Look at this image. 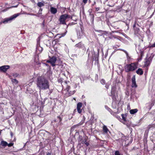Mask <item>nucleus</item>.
<instances>
[{
    "mask_svg": "<svg viewBox=\"0 0 155 155\" xmlns=\"http://www.w3.org/2000/svg\"><path fill=\"white\" fill-rule=\"evenodd\" d=\"M151 47H155V42L151 45Z\"/></svg>",
    "mask_w": 155,
    "mask_h": 155,
    "instance_id": "nucleus-32",
    "label": "nucleus"
},
{
    "mask_svg": "<svg viewBox=\"0 0 155 155\" xmlns=\"http://www.w3.org/2000/svg\"><path fill=\"white\" fill-rule=\"evenodd\" d=\"M122 117L123 120L124 121H125L126 120L125 117L123 115H122Z\"/></svg>",
    "mask_w": 155,
    "mask_h": 155,
    "instance_id": "nucleus-31",
    "label": "nucleus"
},
{
    "mask_svg": "<svg viewBox=\"0 0 155 155\" xmlns=\"http://www.w3.org/2000/svg\"><path fill=\"white\" fill-rule=\"evenodd\" d=\"M13 145V143H10L9 144H8L7 146H8L9 147H10L12 146Z\"/></svg>",
    "mask_w": 155,
    "mask_h": 155,
    "instance_id": "nucleus-29",
    "label": "nucleus"
},
{
    "mask_svg": "<svg viewBox=\"0 0 155 155\" xmlns=\"http://www.w3.org/2000/svg\"><path fill=\"white\" fill-rule=\"evenodd\" d=\"M9 65H4L0 67V71L5 72L9 68Z\"/></svg>",
    "mask_w": 155,
    "mask_h": 155,
    "instance_id": "nucleus-7",
    "label": "nucleus"
},
{
    "mask_svg": "<svg viewBox=\"0 0 155 155\" xmlns=\"http://www.w3.org/2000/svg\"><path fill=\"white\" fill-rule=\"evenodd\" d=\"M121 51H123L124 52L125 54H126V55L127 56H128V53H127V51H126L123 50V49H121L120 50Z\"/></svg>",
    "mask_w": 155,
    "mask_h": 155,
    "instance_id": "nucleus-25",
    "label": "nucleus"
},
{
    "mask_svg": "<svg viewBox=\"0 0 155 155\" xmlns=\"http://www.w3.org/2000/svg\"><path fill=\"white\" fill-rule=\"evenodd\" d=\"M73 94V93H71V94H71V95H72V94Z\"/></svg>",
    "mask_w": 155,
    "mask_h": 155,
    "instance_id": "nucleus-40",
    "label": "nucleus"
},
{
    "mask_svg": "<svg viewBox=\"0 0 155 155\" xmlns=\"http://www.w3.org/2000/svg\"><path fill=\"white\" fill-rule=\"evenodd\" d=\"M82 35V34L81 33V32L80 31L77 32V36L78 38H80Z\"/></svg>",
    "mask_w": 155,
    "mask_h": 155,
    "instance_id": "nucleus-20",
    "label": "nucleus"
},
{
    "mask_svg": "<svg viewBox=\"0 0 155 155\" xmlns=\"http://www.w3.org/2000/svg\"><path fill=\"white\" fill-rule=\"evenodd\" d=\"M40 10H41V12L42 11V9L40 8Z\"/></svg>",
    "mask_w": 155,
    "mask_h": 155,
    "instance_id": "nucleus-36",
    "label": "nucleus"
},
{
    "mask_svg": "<svg viewBox=\"0 0 155 155\" xmlns=\"http://www.w3.org/2000/svg\"><path fill=\"white\" fill-rule=\"evenodd\" d=\"M105 82V81L104 79H102L101 81V83L102 84H104Z\"/></svg>",
    "mask_w": 155,
    "mask_h": 155,
    "instance_id": "nucleus-28",
    "label": "nucleus"
},
{
    "mask_svg": "<svg viewBox=\"0 0 155 155\" xmlns=\"http://www.w3.org/2000/svg\"><path fill=\"white\" fill-rule=\"evenodd\" d=\"M75 46L80 48H84V45L82 44L81 42L76 44L75 45Z\"/></svg>",
    "mask_w": 155,
    "mask_h": 155,
    "instance_id": "nucleus-11",
    "label": "nucleus"
},
{
    "mask_svg": "<svg viewBox=\"0 0 155 155\" xmlns=\"http://www.w3.org/2000/svg\"><path fill=\"white\" fill-rule=\"evenodd\" d=\"M108 108V110L109 111H110V108Z\"/></svg>",
    "mask_w": 155,
    "mask_h": 155,
    "instance_id": "nucleus-39",
    "label": "nucleus"
},
{
    "mask_svg": "<svg viewBox=\"0 0 155 155\" xmlns=\"http://www.w3.org/2000/svg\"><path fill=\"white\" fill-rule=\"evenodd\" d=\"M132 87H137V85L136 84V82L135 81V75H134L133 76L132 78Z\"/></svg>",
    "mask_w": 155,
    "mask_h": 155,
    "instance_id": "nucleus-8",
    "label": "nucleus"
},
{
    "mask_svg": "<svg viewBox=\"0 0 155 155\" xmlns=\"http://www.w3.org/2000/svg\"><path fill=\"white\" fill-rule=\"evenodd\" d=\"M70 88V86H68L66 88V90L68 92H69V90Z\"/></svg>",
    "mask_w": 155,
    "mask_h": 155,
    "instance_id": "nucleus-26",
    "label": "nucleus"
},
{
    "mask_svg": "<svg viewBox=\"0 0 155 155\" xmlns=\"http://www.w3.org/2000/svg\"><path fill=\"white\" fill-rule=\"evenodd\" d=\"M82 107V104L81 102L78 103L77 104V109L78 113L80 114L82 112V110L81 109Z\"/></svg>",
    "mask_w": 155,
    "mask_h": 155,
    "instance_id": "nucleus-10",
    "label": "nucleus"
},
{
    "mask_svg": "<svg viewBox=\"0 0 155 155\" xmlns=\"http://www.w3.org/2000/svg\"><path fill=\"white\" fill-rule=\"evenodd\" d=\"M96 9L98 11V10L99 9V8H96Z\"/></svg>",
    "mask_w": 155,
    "mask_h": 155,
    "instance_id": "nucleus-37",
    "label": "nucleus"
},
{
    "mask_svg": "<svg viewBox=\"0 0 155 155\" xmlns=\"http://www.w3.org/2000/svg\"><path fill=\"white\" fill-rule=\"evenodd\" d=\"M44 21H43V24H43V26H44Z\"/></svg>",
    "mask_w": 155,
    "mask_h": 155,
    "instance_id": "nucleus-38",
    "label": "nucleus"
},
{
    "mask_svg": "<svg viewBox=\"0 0 155 155\" xmlns=\"http://www.w3.org/2000/svg\"><path fill=\"white\" fill-rule=\"evenodd\" d=\"M137 68L136 65L135 63H133L127 64L125 67V69L126 72H128L135 70Z\"/></svg>",
    "mask_w": 155,
    "mask_h": 155,
    "instance_id": "nucleus-2",
    "label": "nucleus"
},
{
    "mask_svg": "<svg viewBox=\"0 0 155 155\" xmlns=\"http://www.w3.org/2000/svg\"><path fill=\"white\" fill-rule=\"evenodd\" d=\"M12 81L13 83L15 84H17L18 83V81L16 79H12Z\"/></svg>",
    "mask_w": 155,
    "mask_h": 155,
    "instance_id": "nucleus-19",
    "label": "nucleus"
},
{
    "mask_svg": "<svg viewBox=\"0 0 155 155\" xmlns=\"http://www.w3.org/2000/svg\"><path fill=\"white\" fill-rule=\"evenodd\" d=\"M37 5L39 7H43L45 5V2L44 1H42L41 2H39L37 3Z\"/></svg>",
    "mask_w": 155,
    "mask_h": 155,
    "instance_id": "nucleus-15",
    "label": "nucleus"
},
{
    "mask_svg": "<svg viewBox=\"0 0 155 155\" xmlns=\"http://www.w3.org/2000/svg\"><path fill=\"white\" fill-rule=\"evenodd\" d=\"M36 84L37 87L40 90L49 89L50 86L49 81L45 78L41 76L37 78Z\"/></svg>",
    "mask_w": 155,
    "mask_h": 155,
    "instance_id": "nucleus-1",
    "label": "nucleus"
},
{
    "mask_svg": "<svg viewBox=\"0 0 155 155\" xmlns=\"http://www.w3.org/2000/svg\"><path fill=\"white\" fill-rule=\"evenodd\" d=\"M61 120L62 119L60 117L58 116L57 117V118L54 120V121L55 122H58V124L60 125L61 124Z\"/></svg>",
    "mask_w": 155,
    "mask_h": 155,
    "instance_id": "nucleus-13",
    "label": "nucleus"
},
{
    "mask_svg": "<svg viewBox=\"0 0 155 155\" xmlns=\"http://www.w3.org/2000/svg\"><path fill=\"white\" fill-rule=\"evenodd\" d=\"M138 111V110L137 109H132L130 110V113L131 114H134L136 113Z\"/></svg>",
    "mask_w": 155,
    "mask_h": 155,
    "instance_id": "nucleus-16",
    "label": "nucleus"
},
{
    "mask_svg": "<svg viewBox=\"0 0 155 155\" xmlns=\"http://www.w3.org/2000/svg\"><path fill=\"white\" fill-rule=\"evenodd\" d=\"M18 74H17V73H14V74H13V76L14 77H17V76H18Z\"/></svg>",
    "mask_w": 155,
    "mask_h": 155,
    "instance_id": "nucleus-23",
    "label": "nucleus"
},
{
    "mask_svg": "<svg viewBox=\"0 0 155 155\" xmlns=\"http://www.w3.org/2000/svg\"><path fill=\"white\" fill-rule=\"evenodd\" d=\"M83 142H84L85 144L87 146H88L89 145V143L87 142L86 140H84V141H83Z\"/></svg>",
    "mask_w": 155,
    "mask_h": 155,
    "instance_id": "nucleus-22",
    "label": "nucleus"
},
{
    "mask_svg": "<svg viewBox=\"0 0 155 155\" xmlns=\"http://www.w3.org/2000/svg\"><path fill=\"white\" fill-rule=\"evenodd\" d=\"M90 16L91 17H92L93 18H94V15L92 14H90Z\"/></svg>",
    "mask_w": 155,
    "mask_h": 155,
    "instance_id": "nucleus-33",
    "label": "nucleus"
},
{
    "mask_svg": "<svg viewBox=\"0 0 155 155\" xmlns=\"http://www.w3.org/2000/svg\"><path fill=\"white\" fill-rule=\"evenodd\" d=\"M103 130L104 132L106 133H107V132L108 131V130L107 128V127L104 125L103 127Z\"/></svg>",
    "mask_w": 155,
    "mask_h": 155,
    "instance_id": "nucleus-18",
    "label": "nucleus"
},
{
    "mask_svg": "<svg viewBox=\"0 0 155 155\" xmlns=\"http://www.w3.org/2000/svg\"><path fill=\"white\" fill-rule=\"evenodd\" d=\"M152 61V58L150 57L146 58L145 59L144 66L146 67L149 66Z\"/></svg>",
    "mask_w": 155,
    "mask_h": 155,
    "instance_id": "nucleus-6",
    "label": "nucleus"
},
{
    "mask_svg": "<svg viewBox=\"0 0 155 155\" xmlns=\"http://www.w3.org/2000/svg\"><path fill=\"white\" fill-rule=\"evenodd\" d=\"M143 71L142 70V69L140 68H139L136 71V73L139 75H142L143 74Z\"/></svg>",
    "mask_w": 155,
    "mask_h": 155,
    "instance_id": "nucleus-14",
    "label": "nucleus"
},
{
    "mask_svg": "<svg viewBox=\"0 0 155 155\" xmlns=\"http://www.w3.org/2000/svg\"><path fill=\"white\" fill-rule=\"evenodd\" d=\"M18 15L17 14H14L9 18H7L5 19L4 21H3V22L4 23H7L9 21L12 20L14 18L17 17L18 16Z\"/></svg>",
    "mask_w": 155,
    "mask_h": 155,
    "instance_id": "nucleus-5",
    "label": "nucleus"
},
{
    "mask_svg": "<svg viewBox=\"0 0 155 155\" xmlns=\"http://www.w3.org/2000/svg\"><path fill=\"white\" fill-rule=\"evenodd\" d=\"M56 60V58L54 56H53L49 60H47V62L51 63L52 66H54L55 65V63Z\"/></svg>",
    "mask_w": 155,
    "mask_h": 155,
    "instance_id": "nucleus-4",
    "label": "nucleus"
},
{
    "mask_svg": "<svg viewBox=\"0 0 155 155\" xmlns=\"http://www.w3.org/2000/svg\"><path fill=\"white\" fill-rule=\"evenodd\" d=\"M121 51H123L124 52L125 54H126V55L127 56H128V53H127V51H126L123 50V49H121L120 50Z\"/></svg>",
    "mask_w": 155,
    "mask_h": 155,
    "instance_id": "nucleus-24",
    "label": "nucleus"
},
{
    "mask_svg": "<svg viewBox=\"0 0 155 155\" xmlns=\"http://www.w3.org/2000/svg\"><path fill=\"white\" fill-rule=\"evenodd\" d=\"M115 155H121L118 151H116L115 153Z\"/></svg>",
    "mask_w": 155,
    "mask_h": 155,
    "instance_id": "nucleus-21",
    "label": "nucleus"
},
{
    "mask_svg": "<svg viewBox=\"0 0 155 155\" xmlns=\"http://www.w3.org/2000/svg\"><path fill=\"white\" fill-rule=\"evenodd\" d=\"M87 0H83V2L85 4H86L87 3Z\"/></svg>",
    "mask_w": 155,
    "mask_h": 155,
    "instance_id": "nucleus-30",
    "label": "nucleus"
},
{
    "mask_svg": "<svg viewBox=\"0 0 155 155\" xmlns=\"http://www.w3.org/2000/svg\"><path fill=\"white\" fill-rule=\"evenodd\" d=\"M47 155H51V153H48L47 154Z\"/></svg>",
    "mask_w": 155,
    "mask_h": 155,
    "instance_id": "nucleus-34",
    "label": "nucleus"
},
{
    "mask_svg": "<svg viewBox=\"0 0 155 155\" xmlns=\"http://www.w3.org/2000/svg\"><path fill=\"white\" fill-rule=\"evenodd\" d=\"M114 5H115L114 3L112 4H109L108 5L109 6H110L111 7H113Z\"/></svg>",
    "mask_w": 155,
    "mask_h": 155,
    "instance_id": "nucleus-27",
    "label": "nucleus"
},
{
    "mask_svg": "<svg viewBox=\"0 0 155 155\" xmlns=\"http://www.w3.org/2000/svg\"><path fill=\"white\" fill-rule=\"evenodd\" d=\"M72 16L67 14L62 15H61L59 19L60 24L66 25L65 21L68 18H71V19H72Z\"/></svg>",
    "mask_w": 155,
    "mask_h": 155,
    "instance_id": "nucleus-3",
    "label": "nucleus"
},
{
    "mask_svg": "<svg viewBox=\"0 0 155 155\" xmlns=\"http://www.w3.org/2000/svg\"><path fill=\"white\" fill-rule=\"evenodd\" d=\"M1 145L3 146H6L8 145V143L6 141H2L1 142Z\"/></svg>",
    "mask_w": 155,
    "mask_h": 155,
    "instance_id": "nucleus-17",
    "label": "nucleus"
},
{
    "mask_svg": "<svg viewBox=\"0 0 155 155\" xmlns=\"http://www.w3.org/2000/svg\"><path fill=\"white\" fill-rule=\"evenodd\" d=\"M137 19H136L135 21L134 24L133 25V27L135 31V34H138L140 32V29L136 27V24L137 23Z\"/></svg>",
    "mask_w": 155,
    "mask_h": 155,
    "instance_id": "nucleus-9",
    "label": "nucleus"
},
{
    "mask_svg": "<svg viewBox=\"0 0 155 155\" xmlns=\"http://www.w3.org/2000/svg\"><path fill=\"white\" fill-rule=\"evenodd\" d=\"M50 11L52 14H55L57 12V9L55 8L51 7Z\"/></svg>",
    "mask_w": 155,
    "mask_h": 155,
    "instance_id": "nucleus-12",
    "label": "nucleus"
},
{
    "mask_svg": "<svg viewBox=\"0 0 155 155\" xmlns=\"http://www.w3.org/2000/svg\"><path fill=\"white\" fill-rule=\"evenodd\" d=\"M11 135L12 136L13 134H12V132L11 133Z\"/></svg>",
    "mask_w": 155,
    "mask_h": 155,
    "instance_id": "nucleus-35",
    "label": "nucleus"
}]
</instances>
